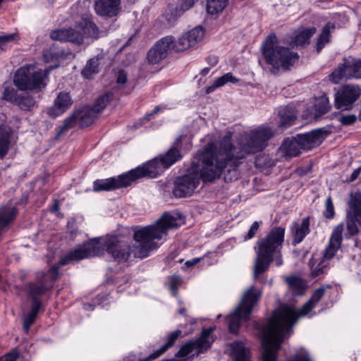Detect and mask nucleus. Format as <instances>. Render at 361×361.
<instances>
[{"instance_id": "1", "label": "nucleus", "mask_w": 361, "mask_h": 361, "mask_svg": "<svg viewBox=\"0 0 361 361\" xmlns=\"http://www.w3.org/2000/svg\"><path fill=\"white\" fill-rule=\"evenodd\" d=\"M178 226L176 218L166 213L155 224L143 227L135 232V244L132 247L121 243L117 236L95 238L69 252L61 259L60 264L66 265L72 261L102 255L105 251L118 263L128 262L131 255L135 258L143 259L160 246L161 240H166L169 230Z\"/></svg>"}, {"instance_id": "2", "label": "nucleus", "mask_w": 361, "mask_h": 361, "mask_svg": "<svg viewBox=\"0 0 361 361\" xmlns=\"http://www.w3.org/2000/svg\"><path fill=\"white\" fill-rule=\"evenodd\" d=\"M325 289L314 290L311 298L296 310L293 307L283 305L274 311L272 317L262 329V361H277V353L291 327L300 317L307 315L324 296ZM233 361H250L249 349L242 341L230 344Z\"/></svg>"}, {"instance_id": "3", "label": "nucleus", "mask_w": 361, "mask_h": 361, "mask_svg": "<svg viewBox=\"0 0 361 361\" xmlns=\"http://www.w3.org/2000/svg\"><path fill=\"white\" fill-rule=\"evenodd\" d=\"M273 135L274 131L270 127L262 125L241 134L238 140L237 147L231 144V132H228L219 141L209 144L214 145L213 152L217 159L224 163L225 169L228 168L229 173L233 171L237 176L235 168L239 164V160L247 154L262 151Z\"/></svg>"}, {"instance_id": "4", "label": "nucleus", "mask_w": 361, "mask_h": 361, "mask_svg": "<svg viewBox=\"0 0 361 361\" xmlns=\"http://www.w3.org/2000/svg\"><path fill=\"white\" fill-rule=\"evenodd\" d=\"M214 145L207 144L200 155L199 164L192 163L187 173L177 178L173 191L176 197H183L192 194L201 179L204 182L212 181L221 176L225 164L213 152Z\"/></svg>"}, {"instance_id": "5", "label": "nucleus", "mask_w": 361, "mask_h": 361, "mask_svg": "<svg viewBox=\"0 0 361 361\" xmlns=\"http://www.w3.org/2000/svg\"><path fill=\"white\" fill-rule=\"evenodd\" d=\"M285 238V228L281 226L272 228L268 234L257 240L255 251L257 257L255 262L254 277L265 272L271 262L280 267L283 264L281 248Z\"/></svg>"}, {"instance_id": "6", "label": "nucleus", "mask_w": 361, "mask_h": 361, "mask_svg": "<svg viewBox=\"0 0 361 361\" xmlns=\"http://www.w3.org/2000/svg\"><path fill=\"white\" fill-rule=\"evenodd\" d=\"M263 54L267 62L275 68L287 69L298 59L297 53L276 44V37L269 35L263 44Z\"/></svg>"}, {"instance_id": "7", "label": "nucleus", "mask_w": 361, "mask_h": 361, "mask_svg": "<svg viewBox=\"0 0 361 361\" xmlns=\"http://www.w3.org/2000/svg\"><path fill=\"white\" fill-rule=\"evenodd\" d=\"M261 295L262 291L255 290L253 286L250 287L245 291L238 306L227 318L229 330L231 333L236 334L240 324L249 319Z\"/></svg>"}, {"instance_id": "8", "label": "nucleus", "mask_w": 361, "mask_h": 361, "mask_svg": "<svg viewBox=\"0 0 361 361\" xmlns=\"http://www.w3.org/2000/svg\"><path fill=\"white\" fill-rule=\"evenodd\" d=\"M48 70H37L32 65L20 68L14 75V85L20 90H40L47 85Z\"/></svg>"}, {"instance_id": "9", "label": "nucleus", "mask_w": 361, "mask_h": 361, "mask_svg": "<svg viewBox=\"0 0 361 361\" xmlns=\"http://www.w3.org/2000/svg\"><path fill=\"white\" fill-rule=\"evenodd\" d=\"M179 150L176 147H171L164 157L155 158L145 164L135 168L139 169L137 173L140 178L142 177L155 178L164 170L168 169L181 158Z\"/></svg>"}, {"instance_id": "10", "label": "nucleus", "mask_w": 361, "mask_h": 361, "mask_svg": "<svg viewBox=\"0 0 361 361\" xmlns=\"http://www.w3.org/2000/svg\"><path fill=\"white\" fill-rule=\"evenodd\" d=\"M61 266L60 261L57 266L51 267L47 272L41 271L36 274L33 281L27 285V291L29 298L32 299V302L40 301L39 298L51 289L54 281L59 276V268Z\"/></svg>"}, {"instance_id": "11", "label": "nucleus", "mask_w": 361, "mask_h": 361, "mask_svg": "<svg viewBox=\"0 0 361 361\" xmlns=\"http://www.w3.org/2000/svg\"><path fill=\"white\" fill-rule=\"evenodd\" d=\"M137 171L139 169H134L117 176L95 180L93 182L92 190L98 192L128 187L133 182L140 178Z\"/></svg>"}, {"instance_id": "12", "label": "nucleus", "mask_w": 361, "mask_h": 361, "mask_svg": "<svg viewBox=\"0 0 361 361\" xmlns=\"http://www.w3.org/2000/svg\"><path fill=\"white\" fill-rule=\"evenodd\" d=\"M215 327H210L203 329L202 335L195 341H190L183 345L176 354V357L192 358L207 350L213 339L211 334L214 331Z\"/></svg>"}, {"instance_id": "13", "label": "nucleus", "mask_w": 361, "mask_h": 361, "mask_svg": "<svg viewBox=\"0 0 361 361\" xmlns=\"http://www.w3.org/2000/svg\"><path fill=\"white\" fill-rule=\"evenodd\" d=\"M96 117L97 114L92 108L84 107L78 110L64 120L63 125L60 126L59 134H61L75 126L80 128L87 127L93 123Z\"/></svg>"}, {"instance_id": "14", "label": "nucleus", "mask_w": 361, "mask_h": 361, "mask_svg": "<svg viewBox=\"0 0 361 361\" xmlns=\"http://www.w3.org/2000/svg\"><path fill=\"white\" fill-rule=\"evenodd\" d=\"M347 212V229L353 235L358 233L357 224L361 226V192L351 193Z\"/></svg>"}, {"instance_id": "15", "label": "nucleus", "mask_w": 361, "mask_h": 361, "mask_svg": "<svg viewBox=\"0 0 361 361\" xmlns=\"http://www.w3.org/2000/svg\"><path fill=\"white\" fill-rule=\"evenodd\" d=\"M351 78H361V60L346 59L329 75V80L335 84Z\"/></svg>"}, {"instance_id": "16", "label": "nucleus", "mask_w": 361, "mask_h": 361, "mask_svg": "<svg viewBox=\"0 0 361 361\" xmlns=\"http://www.w3.org/2000/svg\"><path fill=\"white\" fill-rule=\"evenodd\" d=\"M360 95L361 89L358 86L345 85L335 95V106L338 109L348 110Z\"/></svg>"}, {"instance_id": "17", "label": "nucleus", "mask_w": 361, "mask_h": 361, "mask_svg": "<svg viewBox=\"0 0 361 361\" xmlns=\"http://www.w3.org/2000/svg\"><path fill=\"white\" fill-rule=\"evenodd\" d=\"M173 37L166 36L159 41L149 49L147 58L151 63L157 64L166 58L170 51L173 50L172 44Z\"/></svg>"}, {"instance_id": "18", "label": "nucleus", "mask_w": 361, "mask_h": 361, "mask_svg": "<svg viewBox=\"0 0 361 361\" xmlns=\"http://www.w3.org/2000/svg\"><path fill=\"white\" fill-rule=\"evenodd\" d=\"M73 100L68 92H61L54 99V104L48 109L49 116L55 118L65 113L72 105Z\"/></svg>"}, {"instance_id": "19", "label": "nucleus", "mask_w": 361, "mask_h": 361, "mask_svg": "<svg viewBox=\"0 0 361 361\" xmlns=\"http://www.w3.org/2000/svg\"><path fill=\"white\" fill-rule=\"evenodd\" d=\"M343 225H338L333 231L329 244L326 248L322 259L328 262L333 258L339 249L342 240Z\"/></svg>"}, {"instance_id": "20", "label": "nucleus", "mask_w": 361, "mask_h": 361, "mask_svg": "<svg viewBox=\"0 0 361 361\" xmlns=\"http://www.w3.org/2000/svg\"><path fill=\"white\" fill-rule=\"evenodd\" d=\"M180 334L181 331L180 330H176L175 331L170 333L166 337V343L164 345H162L159 350H156L155 352H154L153 353H152L145 358L139 357H137V360L151 361L155 360L161 355H162L164 353H165L169 348L172 346L175 341L177 340V338L180 336ZM128 360V361H136L137 357L134 355H129Z\"/></svg>"}, {"instance_id": "21", "label": "nucleus", "mask_w": 361, "mask_h": 361, "mask_svg": "<svg viewBox=\"0 0 361 361\" xmlns=\"http://www.w3.org/2000/svg\"><path fill=\"white\" fill-rule=\"evenodd\" d=\"M302 149H310L319 145L323 140L322 130L317 129L296 136Z\"/></svg>"}, {"instance_id": "22", "label": "nucleus", "mask_w": 361, "mask_h": 361, "mask_svg": "<svg viewBox=\"0 0 361 361\" xmlns=\"http://www.w3.org/2000/svg\"><path fill=\"white\" fill-rule=\"evenodd\" d=\"M120 0H96L95 11L100 16H114L120 10Z\"/></svg>"}, {"instance_id": "23", "label": "nucleus", "mask_w": 361, "mask_h": 361, "mask_svg": "<svg viewBox=\"0 0 361 361\" xmlns=\"http://www.w3.org/2000/svg\"><path fill=\"white\" fill-rule=\"evenodd\" d=\"M51 38L61 42H71L78 44L82 43V36L78 30L73 28L54 30L51 33Z\"/></svg>"}, {"instance_id": "24", "label": "nucleus", "mask_w": 361, "mask_h": 361, "mask_svg": "<svg viewBox=\"0 0 361 361\" xmlns=\"http://www.w3.org/2000/svg\"><path fill=\"white\" fill-rule=\"evenodd\" d=\"M278 116L279 126L286 128L295 123L296 120V111L293 106H281L278 109Z\"/></svg>"}, {"instance_id": "25", "label": "nucleus", "mask_w": 361, "mask_h": 361, "mask_svg": "<svg viewBox=\"0 0 361 361\" xmlns=\"http://www.w3.org/2000/svg\"><path fill=\"white\" fill-rule=\"evenodd\" d=\"M281 151L284 156L292 157L298 156L302 148L296 137L286 139L280 147Z\"/></svg>"}, {"instance_id": "26", "label": "nucleus", "mask_w": 361, "mask_h": 361, "mask_svg": "<svg viewBox=\"0 0 361 361\" xmlns=\"http://www.w3.org/2000/svg\"><path fill=\"white\" fill-rule=\"evenodd\" d=\"M310 220L308 217L304 218L300 224L294 223L291 226V231L294 233L293 243L298 244L302 241L310 232Z\"/></svg>"}, {"instance_id": "27", "label": "nucleus", "mask_w": 361, "mask_h": 361, "mask_svg": "<svg viewBox=\"0 0 361 361\" xmlns=\"http://www.w3.org/2000/svg\"><path fill=\"white\" fill-rule=\"evenodd\" d=\"M309 266L311 269L310 275L312 278L320 276L329 269V262L323 259L318 260L312 257L309 261Z\"/></svg>"}, {"instance_id": "28", "label": "nucleus", "mask_w": 361, "mask_h": 361, "mask_svg": "<svg viewBox=\"0 0 361 361\" xmlns=\"http://www.w3.org/2000/svg\"><path fill=\"white\" fill-rule=\"evenodd\" d=\"M78 28L82 31V33H81L82 37H86L95 39L99 37L98 27L92 21L89 19L82 18L78 26Z\"/></svg>"}, {"instance_id": "29", "label": "nucleus", "mask_w": 361, "mask_h": 361, "mask_svg": "<svg viewBox=\"0 0 361 361\" xmlns=\"http://www.w3.org/2000/svg\"><path fill=\"white\" fill-rule=\"evenodd\" d=\"M334 28V24L330 22L327 23L322 28L316 44L317 52H319L330 42L331 32Z\"/></svg>"}, {"instance_id": "30", "label": "nucleus", "mask_w": 361, "mask_h": 361, "mask_svg": "<svg viewBox=\"0 0 361 361\" xmlns=\"http://www.w3.org/2000/svg\"><path fill=\"white\" fill-rule=\"evenodd\" d=\"M238 82V79L236 77L233 76L231 73H227L216 79L212 85L207 87L206 88V93L209 94L214 91L216 88L221 87L228 82L234 84L237 83Z\"/></svg>"}, {"instance_id": "31", "label": "nucleus", "mask_w": 361, "mask_h": 361, "mask_svg": "<svg viewBox=\"0 0 361 361\" xmlns=\"http://www.w3.org/2000/svg\"><path fill=\"white\" fill-rule=\"evenodd\" d=\"M10 128L6 126L0 127V157L4 158L8 152L10 145Z\"/></svg>"}, {"instance_id": "32", "label": "nucleus", "mask_w": 361, "mask_h": 361, "mask_svg": "<svg viewBox=\"0 0 361 361\" xmlns=\"http://www.w3.org/2000/svg\"><path fill=\"white\" fill-rule=\"evenodd\" d=\"M40 307L41 301L35 300V302H32L31 310L23 320V329L26 333H28L30 326L35 322Z\"/></svg>"}, {"instance_id": "33", "label": "nucleus", "mask_w": 361, "mask_h": 361, "mask_svg": "<svg viewBox=\"0 0 361 361\" xmlns=\"http://www.w3.org/2000/svg\"><path fill=\"white\" fill-rule=\"evenodd\" d=\"M228 2L229 0H208L207 11L212 16L218 15L227 7Z\"/></svg>"}, {"instance_id": "34", "label": "nucleus", "mask_w": 361, "mask_h": 361, "mask_svg": "<svg viewBox=\"0 0 361 361\" xmlns=\"http://www.w3.org/2000/svg\"><path fill=\"white\" fill-rule=\"evenodd\" d=\"M330 109L331 106L328 97L325 94H322L317 99L314 104V117H319L326 114Z\"/></svg>"}, {"instance_id": "35", "label": "nucleus", "mask_w": 361, "mask_h": 361, "mask_svg": "<svg viewBox=\"0 0 361 361\" xmlns=\"http://www.w3.org/2000/svg\"><path fill=\"white\" fill-rule=\"evenodd\" d=\"M287 283L289 285L293 294L295 295H302L304 290L305 289V283L299 277H289L287 279Z\"/></svg>"}, {"instance_id": "36", "label": "nucleus", "mask_w": 361, "mask_h": 361, "mask_svg": "<svg viewBox=\"0 0 361 361\" xmlns=\"http://www.w3.org/2000/svg\"><path fill=\"white\" fill-rule=\"evenodd\" d=\"M99 71V58L90 59L85 67L82 71V75L87 79H90Z\"/></svg>"}, {"instance_id": "37", "label": "nucleus", "mask_w": 361, "mask_h": 361, "mask_svg": "<svg viewBox=\"0 0 361 361\" xmlns=\"http://www.w3.org/2000/svg\"><path fill=\"white\" fill-rule=\"evenodd\" d=\"M185 35L188 38V41L191 45L195 47L197 44L202 40L204 36V31L202 27H196L186 32Z\"/></svg>"}, {"instance_id": "38", "label": "nucleus", "mask_w": 361, "mask_h": 361, "mask_svg": "<svg viewBox=\"0 0 361 361\" xmlns=\"http://www.w3.org/2000/svg\"><path fill=\"white\" fill-rule=\"evenodd\" d=\"M316 32L315 27L306 28L299 32L295 37L296 45H303L309 42L310 37Z\"/></svg>"}, {"instance_id": "39", "label": "nucleus", "mask_w": 361, "mask_h": 361, "mask_svg": "<svg viewBox=\"0 0 361 361\" xmlns=\"http://www.w3.org/2000/svg\"><path fill=\"white\" fill-rule=\"evenodd\" d=\"M113 97V94L111 92H106L103 95H101L96 100L94 105L92 106V109L94 112L97 114L102 111L107 104L111 101Z\"/></svg>"}, {"instance_id": "40", "label": "nucleus", "mask_w": 361, "mask_h": 361, "mask_svg": "<svg viewBox=\"0 0 361 361\" xmlns=\"http://www.w3.org/2000/svg\"><path fill=\"white\" fill-rule=\"evenodd\" d=\"M192 47L186 35H183L177 41H174L172 44L173 50L179 52Z\"/></svg>"}, {"instance_id": "41", "label": "nucleus", "mask_w": 361, "mask_h": 361, "mask_svg": "<svg viewBox=\"0 0 361 361\" xmlns=\"http://www.w3.org/2000/svg\"><path fill=\"white\" fill-rule=\"evenodd\" d=\"M35 103V99L27 94H20L18 100H16V104L23 110H29Z\"/></svg>"}, {"instance_id": "42", "label": "nucleus", "mask_w": 361, "mask_h": 361, "mask_svg": "<svg viewBox=\"0 0 361 361\" xmlns=\"http://www.w3.org/2000/svg\"><path fill=\"white\" fill-rule=\"evenodd\" d=\"M20 94H18L13 87H6L4 90L3 99L15 104L16 100H18Z\"/></svg>"}, {"instance_id": "43", "label": "nucleus", "mask_w": 361, "mask_h": 361, "mask_svg": "<svg viewBox=\"0 0 361 361\" xmlns=\"http://www.w3.org/2000/svg\"><path fill=\"white\" fill-rule=\"evenodd\" d=\"M15 34L3 35L0 36V51L5 50L11 43L16 41Z\"/></svg>"}, {"instance_id": "44", "label": "nucleus", "mask_w": 361, "mask_h": 361, "mask_svg": "<svg viewBox=\"0 0 361 361\" xmlns=\"http://www.w3.org/2000/svg\"><path fill=\"white\" fill-rule=\"evenodd\" d=\"M326 209L324 212V216L326 218L331 219L334 216V207L331 197H329L326 200Z\"/></svg>"}, {"instance_id": "45", "label": "nucleus", "mask_w": 361, "mask_h": 361, "mask_svg": "<svg viewBox=\"0 0 361 361\" xmlns=\"http://www.w3.org/2000/svg\"><path fill=\"white\" fill-rule=\"evenodd\" d=\"M181 283V279L178 276H172L170 278V289L172 292V294L176 296L177 293V290L179 287V286Z\"/></svg>"}, {"instance_id": "46", "label": "nucleus", "mask_w": 361, "mask_h": 361, "mask_svg": "<svg viewBox=\"0 0 361 361\" xmlns=\"http://www.w3.org/2000/svg\"><path fill=\"white\" fill-rule=\"evenodd\" d=\"M261 224H262L261 221L253 222L252 224L251 225L249 231L245 235V237H244L245 240H249V239L252 238L256 235Z\"/></svg>"}, {"instance_id": "47", "label": "nucleus", "mask_w": 361, "mask_h": 361, "mask_svg": "<svg viewBox=\"0 0 361 361\" xmlns=\"http://www.w3.org/2000/svg\"><path fill=\"white\" fill-rule=\"evenodd\" d=\"M356 116L354 114L341 115L338 121L345 126L353 124L356 121Z\"/></svg>"}, {"instance_id": "48", "label": "nucleus", "mask_w": 361, "mask_h": 361, "mask_svg": "<svg viewBox=\"0 0 361 361\" xmlns=\"http://www.w3.org/2000/svg\"><path fill=\"white\" fill-rule=\"evenodd\" d=\"M19 355L16 350H13L0 358V361H16Z\"/></svg>"}, {"instance_id": "49", "label": "nucleus", "mask_w": 361, "mask_h": 361, "mask_svg": "<svg viewBox=\"0 0 361 361\" xmlns=\"http://www.w3.org/2000/svg\"><path fill=\"white\" fill-rule=\"evenodd\" d=\"M116 81L117 84L120 85H123L127 82V75L123 71L118 72Z\"/></svg>"}, {"instance_id": "50", "label": "nucleus", "mask_w": 361, "mask_h": 361, "mask_svg": "<svg viewBox=\"0 0 361 361\" xmlns=\"http://www.w3.org/2000/svg\"><path fill=\"white\" fill-rule=\"evenodd\" d=\"M162 111V108L156 106L150 113L146 114V118L150 120V118L155 114Z\"/></svg>"}, {"instance_id": "51", "label": "nucleus", "mask_w": 361, "mask_h": 361, "mask_svg": "<svg viewBox=\"0 0 361 361\" xmlns=\"http://www.w3.org/2000/svg\"><path fill=\"white\" fill-rule=\"evenodd\" d=\"M200 260H201V258L195 257V258H193L190 260H188L187 262H185V265L187 267H191L197 264L198 262H200Z\"/></svg>"}, {"instance_id": "52", "label": "nucleus", "mask_w": 361, "mask_h": 361, "mask_svg": "<svg viewBox=\"0 0 361 361\" xmlns=\"http://www.w3.org/2000/svg\"><path fill=\"white\" fill-rule=\"evenodd\" d=\"M360 171H361V168H357L355 170H354V171L353 172V173L350 176V181L355 180L360 175Z\"/></svg>"}, {"instance_id": "53", "label": "nucleus", "mask_w": 361, "mask_h": 361, "mask_svg": "<svg viewBox=\"0 0 361 361\" xmlns=\"http://www.w3.org/2000/svg\"><path fill=\"white\" fill-rule=\"evenodd\" d=\"M207 61L209 64L214 66L218 63V58L214 56H209L208 57Z\"/></svg>"}, {"instance_id": "54", "label": "nucleus", "mask_w": 361, "mask_h": 361, "mask_svg": "<svg viewBox=\"0 0 361 361\" xmlns=\"http://www.w3.org/2000/svg\"><path fill=\"white\" fill-rule=\"evenodd\" d=\"M195 1L196 0H185L186 8L191 7Z\"/></svg>"}, {"instance_id": "55", "label": "nucleus", "mask_w": 361, "mask_h": 361, "mask_svg": "<svg viewBox=\"0 0 361 361\" xmlns=\"http://www.w3.org/2000/svg\"><path fill=\"white\" fill-rule=\"evenodd\" d=\"M84 308L85 310H93V307L90 304H85L84 305Z\"/></svg>"}, {"instance_id": "56", "label": "nucleus", "mask_w": 361, "mask_h": 361, "mask_svg": "<svg viewBox=\"0 0 361 361\" xmlns=\"http://www.w3.org/2000/svg\"><path fill=\"white\" fill-rule=\"evenodd\" d=\"M185 309L183 308V307H180L179 310H178V313L180 314H182V315H184L185 314Z\"/></svg>"}, {"instance_id": "57", "label": "nucleus", "mask_w": 361, "mask_h": 361, "mask_svg": "<svg viewBox=\"0 0 361 361\" xmlns=\"http://www.w3.org/2000/svg\"><path fill=\"white\" fill-rule=\"evenodd\" d=\"M57 209H58V204H57L56 203H55V204L53 205L52 208H51V211H52L53 212H54L57 211Z\"/></svg>"}, {"instance_id": "58", "label": "nucleus", "mask_w": 361, "mask_h": 361, "mask_svg": "<svg viewBox=\"0 0 361 361\" xmlns=\"http://www.w3.org/2000/svg\"><path fill=\"white\" fill-rule=\"evenodd\" d=\"M209 68H206L202 71V74L206 75L209 73Z\"/></svg>"}, {"instance_id": "59", "label": "nucleus", "mask_w": 361, "mask_h": 361, "mask_svg": "<svg viewBox=\"0 0 361 361\" xmlns=\"http://www.w3.org/2000/svg\"><path fill=\"white\" fill-rule=\"evenodd\" d=\"M180 138L177 139L176 142L178 143L180 142Z\"/></svg>"}, {"instance_id": "60", "label": "nucleus", "mask_w": 361, "mask_h": 361, "mask_svg": "<svg viewBox=\"0 0 361 361\" xmlns=\"http://www.w3.org/2000/svg\"><path fill=\"white\" fill-rule=\"evenodd\" d=\"M221 314H219V315L217 316V318H218V319H219V318H221Z\"/></svg>"}, {"instance_id": "61", "label": "nucleus", "mask_w": 361, "mask_h": 361, "mask_svg": "<svg viewBox=\"0 0 361 361\" xmlns=\"http://www.w3.org/2000/svg\"><path fill=\"white\" fill-rule=\"evenodd\" d=\"M4 0H0V4H1V2L3 1Z\"/></svg>"}]
</instances>
